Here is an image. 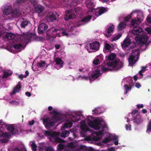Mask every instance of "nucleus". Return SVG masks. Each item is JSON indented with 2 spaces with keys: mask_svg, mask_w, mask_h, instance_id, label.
I'll return each instance as SVG.
<instances>
[{
  "mask_svg": "<svg viewBox=\"0 0 151 151\" xmlns=\"http://www.w3.org/2000/svg\"><path fill=\"white\" fill-rule=\"evenodd\" d=\"M123 65V63L120 61L119 60H116L109 63L107 67L100 65L97 69L93 72L91 77H89V80L91 83L92 81L100 77L103 73L107 72L108 70H118L122 68Z\"/></svg>",
  "mask_w": 151,
  "mask_h": 151,
  "instance_id": "f257e3e1",
  "label": "nucleus"
},
{
  "mask_svg": "<svg viewBox=\"0 0 151 151\" xmlns=\"http://www.w3.org/2000/svg\"><path fill=\"white\" fill-rule=\"evenodd\" d=\"M53 113L54 114L53 116L51 118L48 117L44 119L43 120L44 123L45 124V126L47 127H50L55 125L56 121H61L62 118L59 115V113L55 111H53Z\"/></svg>",
  "mask_w": 151,
  "mask_h": 151,
  "instance_id": "f03ea898",
  "label": "nucleus"
},
{
  "mask_svg": "<svg viewBox=\"0 0 151 151\" xmlns=\"http://www.w3.org/2000/svg\"><path fill=\"white\" fill-rule=\"evenodd\" d=\"M139 52L137 50H132V53L128 59L129 65L132 66L138 61L139 55Z\"/></svg>",
  "mask_w": 151,
  "mask_h": 151,
  "instance_id": "7ed1b4c3",
  "label": "nucleus"
},
{
  "mask_svg": "<svg viewBox=\"0 0 151 151\" xmlns=\"http://www.w3.org/2000/svg\"><path fill=\"white\" fill-rule=\"evenodd\" d=\"M32 4L34 6V10L35 12L40 14L42 13L45 10L44 6L40 4H37V2L36 0H30Z\"/></svg>",
  "mask_w": 151,
  "mask_h": 151,
  "instance_id": "20e7f679",
  "label": "nucleus"
},
{
  "mask_svg": "<svg viewBox=\"0 0 151 151\" xmlns=\"http://www.w3.org/2000/svg\"><path fill=\"white\" fill-rule=\"evenodd\" d=\"M89 123L92 125L95 130L99 129L101 127L103 128L105 127L106 125L104 124L103 125L101 123V121L100 120H96L94 121L90 120L89 119Z\"/></svg>",
  "mask_w": 151,
  "mask_h": 151,
  "instance_id": "39448f33",
  "label": "nucleus"
},
{
  "mask_svg": "<svg viewBox=\"0 0 151 151\" xmlns=\"http://www.w3.org/2000/svg\"><path fill=\"white\" fill-rule=\"evenodd\" d=\"M58 14L56 12H50L45 17V19L48 22H52L56 20Z\"/></svg>",
  "mask_w": 151,
  "mask_h": 151,
  "instance_id": "423d86ee",
  "label": "nucleus"
},
{
  "mask_svg": "<svg viewBox=\"0 0 151 151\" xmlns=\"http://www.w3.org/2000/svg\"><path fill=\"white\" fill-rule=\"evenodd\" d=\"M65 16L64 19L65 21H67L70 19L74 18L76 16L74 11L72 10H69L65 12Z\"/></svg>",
  "mask_w": 151,
  "mask_h": 151,
  "instance_id": "0eeeda50",
  "label": "nucleus"
},
{
  "mask_svg": "<svg viewBox=\"0 0 151 151\" xmlns=\"http://www.w3.org/2000/svg\"><path fill=\"white\" fill-rule=\"evenodd\" d=\"M48 26L45 23H42L38 27V32L39 34H42L47 29Z\"/></svg>",
  "mask_w": 151,
  "mask_h": 151,
  "instance_id": "6e6552de",
  "label": "nucleus"
},
{
  "mask_svg": "<svg viewBox=\"0 0 151 151\" xmlns=\"http://www.w3.org/2000/svg\"><path fill=\"white\" fill-rule=\"evenodd\" d=\"M91 49L94 50L95 51H98L99 49L100 43L97 41H95L89 44Z\"/></svg>",
  "mask_w": 151,
  "mask_h": 151,
  "instance_id": "1a4fd4ad",
  "label": "nucleus"
},
{
  "mask_svg": "<svg viewBox=\"0 0 151 151\" xmlns=\"http://www.w3.org/2000/svg\"><path fill=\"white\" fill-rule=\"evenodd\" d=\"M81 131L80 134L82 136L85 137L86 135V133L90 130V129L85 124L81 125L80 126Z\"/></svg>",
  "mask_w": 151,
  "mask_h": 151,
  "instance_id": "9d476101",
  "label": "nucleus"
},
{
  "mask_svg": "<svg viewBox=\"0 0 151 151\" xmlns=\"http://www.w3.org/2000/svg\"><path fill=\"white\" fill-rule=\"evenodd\" d=\"M3 14L5 15H9L12 12V8L11 6H4L2 8Z\"/></svg>",
  "mask_w": 151,
  "mask_h": 151,
  "instance_id": "9b49d317",
  "label": "nucleus"
},
{
  "mask_svg": "<svg viewBox=\"0 0 151 151\" xmlns=\"http://www.w3.org/2000/svg\"><path fill=\"white\" fill-rule=\"evenodd\" d=\"M7 129L10 131L13 134H18L20 132L21 130L15 129L14 126L12 125H10L7 126Z\"/></svg>",
  "mask_w": 151,
  "mask_h": 151,
  "instance_id": "f8f14e48",
  "label": "nucleus"
},
{
  "mask_svg": "<svg viewBox=\"0 0 151 151\" xmlns=\"http://www.w3.org/2000/svg\"><path fill=\"white\" fill-rule=\"evenodd\" d=\"M143 31L142 28L139 27H135L132 30V33L134 35H139Z\"/></svg>",
  "mask_w": 151,
  "mask_h": 151,
  "instance_id": "ddd939ff",
  "label": "nucleus"
},
{
  "mask_svg": "<svg viewBox=\"0 0 151 151\" xmlns=\"http://www.w3.org/2000/svg\"><path fill=\"white\" fill-rule=\"evenodd\" d=\"M131 40L128 38H126L124 40L122 43H121V46L122 48L125 49L128 47L131 44Z\"/></svg>",
  "mask_w": 151,
  "mask_h": 151,
  "instance_id": "4468645a",
  "label": "nucleus"
},
{
  "mask_svg": "<svg viewBox=\"0 0 151 151\" xmlns=\"http://www.w3.org/2000/svg\"><path fill=\"white\" fill-rule=\"evenodd\" d=\"M148 37L147 36L145 35H141L138 40V41L140 44H145L147 41Z\"/></svg>",
  "mask_w": 151,
  "mask_h": 151,
  "instance_id": "2eb2a0df",
  "label": "nucleus"
},
{
  "mask_svg": "<svg viewBox=\"0 0 151 151\" xmlns=\"http://www.w3.org/2000/svg\"><path fill=\"white\" fill-rule=\"evenodd\" d=\"M86 6L89 9L92 10L95 6L93 0H87L86 1Z\"/></svg>",
  "mask_w": 151,
  "mask_h": 151,
  "instance_id": "dca6fc26",
  "label": "nucleus"
},
{
  "mask_svg": "<svg viewBox=\"0 0 151 151\" xmlns=\"http://www.w3.org/2000/svg\"><path fill=\"white\" fill-rule=\"evenodd\" d=\"M21 88V83L19 82L16 86L14 87L12 90V93L14 95L17 92H18L20 91Z\"/></svg>",
  "mask_w": 151,
  "mask_h": 151,
  "instance_id": "f3484780",
  "label": "nucleus"
},
{
  "mask_svg": "<svg viewBox=\"0 0 151 151\" xmlns=\"http://www.w3.org/2000/svg\"><path fill=\"white\" fill-rule=\"evenodd\" d=\"M141 22V21L139 18H134L132 19L131 22V24L135 27H137V26Z\"/></svg>",
  "mask_w": 151,
  "mask_h": 151,
  "instance_id": "a211bd4d",
  "label": "nucleus"
},
{
  "mask_svg": "<svg viewBox=\"0 0 151 151\" xmlns=\"http://www.w3.org/2000/svg\"><path fill=\"white\" fill-rule=\"evenodd\" d=\"M40 151H53L54 149L51 146H43L39 147Z\"/></svg>",
  "mask_w": 151,
  "mask_h": 151,
  "instance_id": "6ab92c4d",
  "label": "nucleus"
},
{
  "mask_svg": "<svg viewBox=\"0 0 151 151\" xmlns=\"http://www.w3.org/2000/svg\"><path fill=\"white\" fill-rule=\"evenodd\" d=\"M91 18L92 17L91 16H89L85 17L83 18L81 21L78 22V24H84L82 23L86 22L89 21Z\"/></svg>",
  "mask_w": 151,
  "mask_h": 151,
  "instance_id": "aec40b11",
  "label": "nucleus"
},
{
  "mask_svg": "<svg viewBox=\"0 0 151 151\" xmlns=\"http://www.w3.org/2000/svg\"><path fill=\"white\" fill-rule=\"evenodd\" d=\"M7 125L3 122L2 120H0V135L1 134V133L3 132L2 129L5 128H7Z\"/></svg>",
  "mask_w": 151,
  "mask_h": 151,
  "instance_id": "412c9836",
  "label": "nucleus"
},
{
  "mask_svg": "<svg viewBox=\"0 0 151 151\" xmlns=\"http://www.w3.org/2000/svg\"><path fill=\"white\" fill-rule=\"evenodd\" d=\"M57 136H55V137H53L54 138V141L58 143H64V140L63 139L58 137V136L59 135L60 133L58 132V133L56 134Z\"/></svg>",
  "mask_w": 151,
  "mask_h": 151,
  "instance_id": "4be33fe9",
  "label": "nucleus"
},
{
  "mask_svg": "<svg viewBox=\"0 0 151 151\" xmlns=\"http://www.w3.org/2000/svg\"><path fill=\"white\" fill-rule=\"evenodd\" d=\"M22 19L23 20L21 24V27L22 28H24L28 23H30V22L24 18H22Z\"/></svg>",
  "mask_w": 151,
  "mask_h": 151,
  "instance_id": "5701e85b",
  "label": "nucleus"
},
{
  "mask_svg": "<svg viewBox=\"0 0 151 151\" xmlns=\"http://www.w3.org/2000/svg\"><path fill=\"white\" fill-rule=\"evenodd\" d=\"M6 38L9 40H13L15 37V35L12 33H6L5 35Z\"/></svg>",
  "mask_w": 151,
  "mask_h": 151,
  "instance_id": "b1692460",
  "label": "nucleus"
},
{
  "mask_svg": "<svg viewBox=\"0 0 151 151\" xmlns=\"http://www.w3.org/2000/svg\"><path fill=\"white\" fill-rule=\"evenodd\" d=\"M12 15H13L14 17H16L20 15L21 13L19 10L16 9L12 11Z\"/></svg>",
  "mask_w": 151,
  "mask_h": 151,
  "instance_id": "393cba45",
  "label": "nucleus"
},
{
  "mask_svg": "<svg viewBox=\"0 0 151 151\" xmlns=\"http://www.w3.org/2000/svg\"><path fill=\"white\" fill-rule=\"evenodd\" d=\"M55 60L57 65H59L61 67H63V62L61 58L57 57L55 58Z\"/></svg>",
  "mask_w": 151,
  "mask_h": 151,
  "instance_id": "a878e982",
  "label": "nucleus"
},
{
  "mask_svg": "<svg viewBox=\"0 0 151 151\" xmlns=\"http://www.w3.org/2000/svg\"><path fill=\"white\" fill-rule=\"evenodd\" d=\"M58 133L57 132H55L53 133H52L51 132L48 131H46L45 132V134L46 136H51L53 137L55 136H57L56 134Z\"/></svg>",
  "mask_w": 151,
  "mask_h": 151,
  "instance_id": "bb28decb",
  "label": "nucleus"
},
{
  "mask_svg": "<svg viewBox=\"0 0 151 151\" xmlns=\"http://www.w3.org/2000/svg\"><path fill=\"white\" fill-rule=\"evenodd\" d=\"M126 24L123 22H121L118 26V29L119 30H121L125 27Z\"/></svg>",
  "mask_w": 151,
  "mask_h": 151,
  "instance_id": "cd10ccee",
  "label": "nucleus"
},
{
  "mask_svg": "<svg viewBox=\"0 0 151 151\" xmlns=\"http://www.w3.org/2000/svg\"><path fill=\"white\" fill-rule=\"evenodd\" d=\"M70 134V132L68 131L64 130L60 134V137H65L68 136Z\"/></svg>",
  "mask_w": 151,
  "mask_h": 151,
  "instance_id": "c85d7f7f",
  "label": "nucleus"
},
{
  "mask_svg": "<svg viewBox=\"0 0 151 151\" xmlns=\"http://www.w3.org/2000/svg\"><path fill=\"white\" fill-rule=\"evenodd\" d=\"M116 56V55L115 53H111L107 57V59L110 60H114Z\"/></svg>",
  "mask_w": 151,
  "mask_h": 151,
  "instance_id": "c756f323",
  "label": "nucleus"
},
{
  "mask_svg": "<svg viewBox=\"0 0 151 151\" xmlns=\"http://www.w3.org/2000/svg\"><path fill=\"white\" fill-rule=\"evenodd\" d=\"M107 11V10L105 7H102L99 10L98 13L99 15H100Z\"/></svg>",
  "mask_w": 151,
  "mask_h": 151,
  "instance_id": "7c9ffc66",
  "label": "nucleus"
},
{
  "mask_svg": "<svg viewBox=\"0 0 151 151\" xmlns=\"http://www.w3.org/2000/svg\"><path fill=\"white\" fill-rule=\"evenodd\" d=\"M105 49L103 50V51L104 52H106V50H109L111 48V46L109 44L106 43L105 44Z\"/></svg>",
  "mask_w": 151,
  "mask_h": 151,
  "instance_id": "2f4dec72",
  "label": "nucleus"
},
{
  "mask_svg": "<svg viewBox=\"0 0 151 151\" xmlns=\"http://www.w3.org/2000/svg\"><path fill=\"white\" fill-rule=\"evenodd\" d=\"M146 132L148 133L150 132H151V119L150 120L149 122L147 125Z\"/></svg>",
  "mask_w": 151,
  "mask_h": 151,
  "instance_id": "473e14b6",
  "label": "nucleus"
},
{
  "mask_svg": "<svg viewBox=\"0 0 151 151\" xmlns=\"http://www.w3.org/2000/svg\"><path fill=\"white\" fill-rule=\"evenodd\" d=\"M22 46V45L21 43H18L14 44L13 45V47L16 50H20V49Z\"/></svg>",
  "mask_w": 151,
  "mask_h": 151,
  "instance_id": "72a5a7b5",
  "label": "nucleus"
},
{
  "mask_svg": "<svg viewBox=\"0 0 151 151\" xmlns=\"http://www.w3.org/2000/svg\"><path fill=\"white\" fill-rule=\"evenodd\" d=\"M12 73H9L8 72L4 71L2 76V78H6L11 76Z\"/></svg>",
  "mask_w": 151,
  "mask_h": 151,
  "instance_id": "f704fd0d",
  "label": "nucleus"
},
{
  "mask_svg": "<svg viewBox=\"0 0 151 151\" xmlns=\"http://www.w3.org/2000/svg\"><path fill=\"white\" fill-rule=\"evenodd\" d=\"M51 28H49L46 32V35L49 38H50L52 37V33H51Z\"/></svg>",
  "mask_w": 151,
  "mask_h": 151,
  "instance_id": "c9c22d12",
  "label": "nucleus"
},
{
  "mask_svg": "<svg viewBox=\"0 0 151 151\" xmlns=\"http://www.w3.org/2000/svg\"><path fill=\"white\" fill-rule=\"evenodd\" d=\"M133 15V14L132 12L130 14L128 15L127 16L125 17L124 19V21L125 22H128L129 21L130 19H131Z\"/></svg>",
  "mask_w": 151,
  "mask_h": 151,
  "instance_id": "e433bc0d",
  "label": "nucleus"
},
{
  "mask_svg": "<svg viewBox=\"0 0 151 151\" xmlns=\"http://www.w3.org/2000/svg\"><path fill=\"white\" fill-rule=\"evenodd\" d=\"M114 26L112 24L107 29V32L108 34H109L112 32L114 29Z\"/></svg>",
  "mask_w": 151,
  "mask_h": 151,
  "instance_id": "4c0bfd02",
  "label": "nucleus"
},
{
  "mask_svg": "<svg viewBox=\"0 0 151 151\" xmlns=\"http://www.w3.org/2000/svg\"><path fill=\"white\" fill-rule=\"evenodd\" d=\"M72 125L73 123L71 122H69L64 124L63 127L65 128H70L72 127Z\"/></svg>",
  "mask_w": 151,
  "mask_h": 151,
  "instance_id": "58836bf2",
  "label": "nucleus"
},
{
  "mask_svg": "<svg viewBox=\"0 0 151 151\" xmlns=\"http://www.w3.org/2000/svg\"><path fill=\"white\" fill-rule=\"evenodd\" d=\"M58 29H56L54 27L51 28V33H52V37H54L56 35Z\"/></svg>",
  "mask_w": 151,
  "mask_h": 151,
  "instance_id": "ea45409f",
  "label": "nucleus"
},
{
  "mask_svg": "<svg viewBox=\"0 0 151 151\" xmlns=\"http://www.w3.org/2000/svg\"><path fill=\"white\" fill-rule=\"evenodd\" d=\"M33 37L37 41H42L44 38L41 37L37 36L36 35H33Z\"/></svg>",
  "mask_w": 151,
  "mask_h": 151,
  "instance_id": "a19ab883",
  "label": "nucleus"
},
{
  "mask_svg": "<svg viewBox=\"0 0 151 151\" xmlns=\"http://www.w3.org/2000/svg\"><path fill=\"white\" fill-rule=\"evenodd\" d=\"M122 35L121 34H119L117 35H116L112 39L111 41H115L119 39L121 36Z\"/></svg>",
  "mask_w": 151,
  "mask_h": 151,
  "instance_id": "79ce46f5",
  "label": "nucleus"
},
{
  "mask_svg": "<svg viewBox=\"0 0 151 151\" xmlns=\"http://www.w3.org/2000/svg\"><path fill=\"white\" fill-rule=\"evenodd\" d=\"M2 134H1L2 136L3 137L5 138H9L10 137V134L6 132H2Z\"/></svg>",
  "mask_w": 151,
  "mask_h": 151,
  "instance_id": "37998d69",
  "label": "nucleus"
},
{
  "mask_svg": "<svg viewBox=\"0 0 151 151\" xmlns=\"http://www.w3.org/2000/svg\"><path fill=\"white\" fill-rule=\"evenodd\" d=\"M38 65L40 68H42L45 65V61L41 60L38 63Z\"/></svg>",
  "mask_w": 151,
  "mask_h": 151,
  "instance_id": "c03bdc74",
  "label": "nucleus"
},
{
  "mask_svg": "<svg viewBox=\"0 0 151 151\" xmlns=\"http://www.w3.org/2000/svg\"><path fill=\"white\" fill-rule=\"evenodd\" d=\"M124 87L125 89L126 90V92L124 93V94H125L127 93L128 91H129V90L131 89L132 88L131 86H128L127 84H125L124 85Z\"/></svg>",
  "mask_w": 151,
  "mask_h": 151,
  "instance_id": "a18cd8bd",
  "label": "nucleus"
},
{
  "mask_svg": "<svg viewBox=\"0 0 151 151\" xmlns=\"http://www.w3.org/2000/svg\"><path fill=\"white\" fill-rule=\"evenodd\" d=\"M137 116L133 119V122L136 124H139L141 122L139 120L138 118H137Z\"/></svg>",
  "mask_w": 151,
  "mask_h": 151,
  "instance_id": "49530a36",
  "label": "nucleus"
},
{
  "mask_svg": "<svg viewBox=\"0 0 151 151\" xmlns=\"http://www.w3.org/2000/svg\"><path fill=\"white\" fill-rule=\"evenodd\" d=\"M12 151H27V150L25 147L22 148L21 150H20L18 147H15L13 149Z\"/></svg>",
  "mask_w": 151,
  "mask_h": 151,
  "instance_id": "de8ad7c7",
  "label": "nucleus"
},
{
  "mask_svg": "<svg viewBox=\"0 0 151 151\" xmlns=\"http://www.w3.org/2000/svg\"><path fill=\"white\" fill-rule=\"evenodd\" d=\"M64 147V145L61 144H60L57 145V147L58 150H61L63 149Z\"/></svg>",
  "mask_w": 151,
  "mask_h": 151,
  "instance_id": "09e8293b",
  "label": "nucleus"
},
{
  "mask_svg": "<svg viewBox=\"0 0 151 151\" xmlns=\"http://www.w3.org/2000/svg\"><path fill=\"white\" fill-rule=\"evenodd\" d=\"M61 32L60 29H58L56 34V35L54 37L55 38L56 37H60L61 36V35H60V34H61Z\"/></svg>",
  "mask_w": 151,
  "mask_h": 151,
  "instance_id": "8fccbe9b",
  "label": "nucleus"
},
{
  "mask_svg": "<svg viewBox=\"0 0 151 151\" xmlns=\"http://www.w3.org/2000/svg\"><path fill=\"white\" fill-rule=\"evenodd\" d=\"M31 146L32 148V150L33 151H36L37 150V145L34 143H32L31 144Z\"/></svg>",
  "mask_w": 151,
  "mask_h": 151,
  "instance_id": "3c124183",
  "label": "nucleus"
},
{
  "mask_svg": "<svg viewBox=\"0 0 151 151\" xmlns=\"http://www.w3.org/2000/svg\"><path fill=\"white\" fill-rule=\"evenodd\" d=\"M25 0H17L16 2V4L18 5H21L22 4L24 3Z\"/></svg>",
  "mask_w": 151,
  "mask_h": 151,
  "instance_id": "603ef678",
  "label": "nucleus"
},
{
  "mask_svg": "<svg viewBox=\"0 0 151 151\" xmlns=\"http://www.w3.org/2000/svg\"><path fill=\"white\" fill-rule=\"evenodd\" d=\"M111 139L110 138L105 137L102 141V142L104 143H107L110 141Z\"/></svg>",
  "mask_w": 151,
  "mask_h": 151,
  "instance_id": "864d4df0",
  "label": "nucleus"
},
{
  "mask_svg": "<svg viewBox=\"0 0 151 151\" xmlns=\"http://www.w3.org/2000/svg\"><path fill=\"white\" fill-rule=\"evenodd\" d=\"M93 63L96 65H98L100 64L99 60L98 58H95L93 62Z\"/></svg>",
  "mask_w": 151,
  "mask_h": 151,
  "instance_id": "5fc2aeb1",
  "label": "nucleus"
},
{
  "mask_svg": "<svg viewBox=\"0 0 151 151\" xmlns=\"http://www.w3.org/2000/svg\"><path fill=\"white\" fill-rule=\"evenodd\" d=\"M61 34H62V36H68L69 34L68 33L66 32L65 31H61Z\"/></svg>",
  "mask_w": 151,
  "mask_h": 151,
  "instance_id": "6e6d98bb",
  "label": "nucleus"
},
{
  "mask_svg": "<svg viewBox=\"0 0 151 151\" xmlns=\"http://www.w3.org/2000/svg\"><path fill=\"white\" fill-rule=\"evenodd\" d=\"M103 130H102L101 131H100L98 132H97L96 133L97 136H101L103 135Z\"/></svg>",
  "mask_w": 151,
  "mask_h": 151,
  "instance_id": "4d7b16f0",
  "label": "nucleus"
},
{
  "mask_svg": "<svg viewBox=\"0 0 151 151\" xmlns=\"http://www.w3.org/2000/svg\"><path fill=\"white\" fill-rule=\"evenodd\" d=\"M145 30L149 34H151V28H147L145 29Z\"/></svg>",
  "mask_w": 151,
  "mask_h": 151,
  "instance_id": "13d9d810",
  "label": "nucleus"
},
{
  "mask_svg": "<svg viewBox=\"0 0 151 151\" xmlns=\"http://www.w3.org/2000/svg\"><path fill=\"white\" fill-rule=\"evenodd\" d=\"M138 111L136 109H134L133 110L131 113L130 114L132 115H134L135 114L137 113Z\"/></svg>",
  "mask_w": 151,
  "mask_h": 151,
  "instance_id": "bf43d9fd",
  "label": "nucleus"
},
{
  "mask_svg": "<svg viewBox=\"0 0 151 151\" xmlns=\"http://www.w3.org/2000/svg\"><path fill=\"white\" fill-rule=\"evenodd\" d=\"M147 21L149 23H151V18L150 16H148L147 18Z\"/></svg>",
  "mask_w": 151,
  "mask_h": 151,
  "instance_id": "052dcab7",
  "label": "nucleus"
},
{
  "mask_svg": "<svg viewBox=\"0 0 151 151\" xmlns=\"http://www.w3.org/2000/svg\"><path fill=\"white\" fill-rule=\"evenodd\" d=\"M131 125H130L129 126L127 124H126V129L127 130H131Z\"/></svg>",
  "mask_w": 151,
  "mask_h": 151,
  "instance_id": "680f3d73",
  "label": "nucleus"
},
{
  "mask_svg": "<svg viewBox=\"0 0 151 151\" xmlns=\"http://www.w3.org/2000/svg\"><path fill=\"white\" fill-rule=\"evenodd\" d=\"M94 151H98L94 150ZM101 151H114V149L113 148H111L110 149H108V150H102Z\"/></svg>",
  "mask_w": 151,
  "mask_h": 151,
  "instance_id": "e2e57ef3",
  "label": "nucleus"
},
{
  "mask_svg": "<svg viewBox=\"0 0 151 151\" xmlns=\"http://www.w3.org/2000/svg\"><path fill=\"white\" fill-rule=\"evenodd\" d=\"M1 142L3 143H7L8 142V140L7 139H2L1 140Z\"/></svg>",
  "mask_w": 151,
  "mask_h": 151,
  "instance_id": "0e129e2a",
  "label": "nucleus"
},
{
  "mask_svg": "<svg viewBox=\"0 0 151 151\" xmlns=\"http://www.w3.org/2000/svg\"><path fill=\"white\" fill-rule=\"evenodd\" d=\"M94 149L91 147H89L86 149V151H94Z\"/></svg>",
  "mask_w": 151,
  "mask_h": 151,
  "instance_id": "69168bd1",
  "label": "nucleus"
},
{
  "mask_svg": "<svg viewBox=\"0 0 151 151\" xmlns=\"http://www.w3.org/2000/svg\"><path fill=\"white\" fill-rule=\"evenodd\" d=\"M35 123V121L34 120H33L31 121H29V124L30 125H33Z\"/></svg>",
  "mask_w": 151,
  "mask_h": 151,
  "instance_id": "338daca9",
  "label": "nucleus"
},
{
  "mask_svg": "<svg viewBox=\"0 0 151 151\" xmlns=\"http://www.w3.org/2000/svg\"><path fill=\"white\" fill-rule=\"evenodd\" d=\"M137 107L138 109H139L141 108H143L144 107L143 105L141 104V105L138 104L137 105Z\"/></svg>",
  "mask_w": 151,
  "mask_h": 151,
  "instance_id": "774afa93",
  "label": "nucleus"
}]
</instances>
